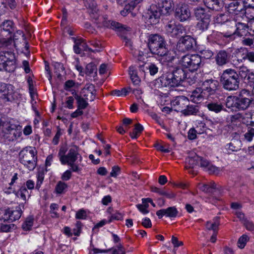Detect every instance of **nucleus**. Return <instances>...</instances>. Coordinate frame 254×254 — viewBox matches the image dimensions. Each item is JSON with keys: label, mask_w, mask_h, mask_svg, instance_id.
Returning <instances> with one entry per match:
<instances>
[{"label": "nucleus", "mask_w": 254, "mask_h": 254, "mask_svg": "<svg viewBox=\"0 0 254 254\" xmlns=\"http://www.w3.org/2000/svg\"><path fill=\"white\" fill-rule=\"evenodd\" d=\"M253 102V98L250 91L242 89L238 95L227 97L225 105L232 111H245L251 106Z\"/></svg>", "instance_id": "f257e3e1"}, {"label": "nucleus", "mask_w": 254, "mask_h": 254, "mask_svg": "<svg viewBox=\"0 0 254 254\" xmlns=\"http://www.w3.org/2000/svg\"><path fill=\"white\" fill-rule=\"evenodd\" d=\"M65 150L64 148H61L58 155L62 164L69 165L73 172H80L81 168L75 164L78 157L81 158L79 153L78 147L77 146H73L68 150L67 154L65 155Z\"/></svg>", "instance_id": "f03ea898"}, {"label": "nucleus", "mask_w": 254, "mask_h": 254, "mask_svg": "<svg viewBox=\"0 0 254 254\" xmlns=\"http://www.w3.org/2000/svg\"><path fill=\"white\" fill-rule=\"evenodd\" d=\"M220 81L226 90L233 91L239 88L240 79L238 72L234 69L224 70L221 74Z\"/></svg>", "instance_id": "7ed1b4c3"}, {"label": "nucleus", "mask_w": 254, "mask_h": 254, "mask_svg": "<svg viewBox=\"0 0 254 254\" xmlns=\"http://www.w3.org/2000/svg\"><path fill=\"white\" fill-rule=\"evenodd\" d=\"M0 125V137L9 141H13L20 136L21 132L17 128L16 125L3 121L1 119Z\"/></svg>", "instance_id": "20e7f679"}, {"label": "nucleus", "mask_w": 254, "mask_h": 254, "mask_svg": "<svg viewBox=\"0 0 254 254\" xmlns=\"http://www.w3.org/2000/svg\"><path fill=\"white\" fill-rule=\"evenodd\" d=\"M37 152L32 147H27L19 153L20 162L26 166L29 170H33L36 167Z\"/></svg>", "instance_id": "39448f33"}, {"label": "nucleus", "mask_w": 254, "mask_h": 254, "mask_svg": "<svg viewBox=\"0 0 254 254\" xmlns=\"http://www.w3.org/2000/svg\"><path fill=\"white\" fill-rule=\"evenodd\" d=\"M147 46L151 53L156 55L159 52L162 53L163 50L167 47V44L163 37L156 34L149 35Z\"/></svg>", "instance_id": "423d86ee"}, {"label": "nucleus", "mask_w": 254, "mask_h": 254, "mask_svg": "<svg viewBox=\"0 0 254 254\" xmlns=\"http://www.w3.org/2000/svg\"><path fill=\"white\" fill-rule=\"evenodd\" d=\"M179 63L191 71L196 70L202 65L201 57L197 54L184 55L179 60Z\"/></svg>", "instance_id": "0eeeda50"}, {"label": "nucleus", "mask_w": 254, "mask_h": 254, "mask_svg": "<svg viewBox=\"0 0 254 254\" xmlns=\"http://www.w3.org/2000/svg\"><path fill=\"white\" fill-rule=\"evenodd\" d=\"M15 68L14 54L11 52L0 51V70L10 72Z\"/></svg>", "instance_id": "6e6552de"}, {"label": "nucleus", "mask_w": 254, "mask_h": 254, "mask_svg": "<svg viewBox=\"0 0 254 254\" xmlns=\"http://www.w3.org/2000/svg\"><path fill=\"white\" fill-rule=\"evenodd\" d=\"M196 45V40L190 35L181 36L176 45L178 52L185 53L193 50Z\"/></svg>", "instance_id": "1a4fd4ad"}, {"label": "nucleus", "mask_w": 254, "mask_h": 254, "mask_svg": "<svg viewBox=\"0 0 254 254\" xmlns=\"http://www.w3.org/2000/svg\"><path fill=\"white\" fill-rule=\"evenodd\" d=\"M22 213V211L20 205L16 206L15 210L7 208L3 211L0 219L4 222H12L18 220L20 218Z\"/></svg>", "instance_id": "9d476101"}, {"label": "nucleus", "mask_w": 254, "mask_h": 254, "mask_svg": "<svg viewBox=\"0 0 254 254\" xmlns=\"http://www.w3.org/2000/svg\"><path fill=\"white\" fill-rule=\"evenodd\" d=\"M91 17L95 19V20L97 21V25L98 27H100L102 26L112 28L113 29H118L119 30H122L123 29L128 30L127 28L128 27H125V25L122 24L114 21H106L104 20L103 16L94 15V13H92L91 14Z\"/></svg>", "instance_id": "9b49d317"}, {"label": "nucleus", "mask_w": 254, "mask_h": 254, "mask_svg": "<svg viewBox=\"0 0 254 254\" xmlns=\"http://www.w3.org/2000/svg\"><path fill=\"white\" fill-rule=\"evenodd\" d=\"M163 15L160 7L155 4L150 5L145 13V17L151 24H155L159 22L160 16Z\"/></svg>", "instance_id": "f8f14e48"}, {"label": "nucleus", "mask_w": 254, "mask_h": 254, "mask_svg": "<svg viewBox=\"0 0 254 254\" xmlns=\"http://www.w3.org/2000/svg\"><path fill=\"white\" fill-rule=\"evenodd\" d=\"M175 16L181 22L189 20L191 17L189 6L186 3L178 4L175 9Z\"/></svg>", "instance_id": "ddd939ff"}, {"label": "nucleus", "mask_w": 254, "mask_h": 254, "mask_svg": "<svg viewBox=\"0 0 254 254\" xmlns=\"http://www.w3.org/2000/svg\"><path fill=\"white\" fill-rule=\"evenodd\" d=\"M167 34L172 37L182 36L186 34V28L182 24H176L172 21L169 22L165 26Z\"/></svg>", "instance_id": "4468645a"}, {"label": "nucleus", "mask_w": 254, "mask_h": 254, "mask_svg": "<svg viewBox=\"0 0 254 254\" xmlns=\"http://www.w3.org/2000/svg\"><path fill=\"white\" fill-rule=\"evenodd\" d=\"M218 82L216 80L207 79L203 82L200 88L202 92L205 94L206 97L214 94L218 89Z\"/></svg>", "instance_id": "2eb2a0df"}, {"label": "nucleus", "mask_w": 254, "mask_h": 254, "mask_svg": "<svg viewBox=\"0 0 254 254\" xmlns=\"http://www.w3.org/2000/svg\"><path fill=\"white\" fill-rule=\"evenodd\" d=\"M96 95V90L94 85L91 83L86 84L82 89L79 96L90 101H93Z\"/></svg>", "instance_id": "dca6fc26"}, {"label": "nucleus", "mask_w": 254, "mask_h": 254, "mask_svg": "<svg viewBox=\"0 0 254 254\" xmlns=\"http://www.w3.org/2000/svg\"><path fill=\"white\" fill-rule=\"evenodd\" d=\"M162 53L159 52L156 55L160 57L159 61L163 64H168L169 63H172L177 58L179 59V57H176V54L168 50L167 47L164 49Z\"/></svg>", "instance_id": "f3484780"}, {"label": "nucleus", "mask_w": 254, "mask_h": 254, "mask_svg": "<svg viewBox=\"0 0 254 254\" xmlns=\"http://www.w3.org/2000/svg\"><path fill=\"white\" fill-rule=\"evenodd\" d=\"M189 103V99L185 96H180L176 97L171 102L172 106L175 110L180 111L183 114V110H185Z\"/></svg>", "instance_id": "a211bd4d"}, {"label": "nucleus", "mask_w": 254, "mask_h": 254, "mask_svg": "<svg viewBox=\"0 0 254 254\" xmlns=\"http://www.w3.org/2000/svg\"><path fill=\"white\" fill-rule=\"evenodd\" d=\"M228 12L233 15L244 14L245 11V5L241 1H234L229 4L227 7Z\"/></svg>", "instance_id": "6ab92c4d"}, {"label": "nucleus", "mask_w": 254, "mask_h": 254, "mask_svg": "<svg viewBox=\"0 0 254 254\" xmlns=\"http://www.w3.org/2000/svg\"><path fill=\"white\" fill-rule=\"evenodd\" d=\"M170 74L176 86L180 85L188 76L186 71L182 68H176L173 72H170Z\"/></svg>", "instance_id": "aec40b11"}, {"label": "nucleus", "mask_w": 254, "mask_h": 254, "mask_svg": "<svg viewBox=\"0 0 254 254\" xmlns=\"http://www.w3.org/2000/svg\"><path fill=\"white\" fill-rule=\"evenodd\" d=\"M155 84L158 85V87L167 86L176 87L170 73L163 75L156 79Z\"/></svg>", "instance_id": "412c9836"}, {"label": "nucleus", "mask_w": 254, "mask_h": 254, "mask_svg": "<svg viewBox=\"0 0 254 254\" xmlns=\"http://www.w3.org/2000/svg\"><path fill=\"white\" fill-rule=\"evenodd\" d=\"M178 214V211L175 206L169 207L166 209H162L156 212V215L159 218H162L164 216L170 218L176 217Z\"/></svg>", "instance_id": "4be33fe9"}, {"label": "nucleus", "mask_w": 254, "mask_h": 254, "mask_svg": "<svg viewBox=\"0 0 254 254\" xmlns=\"http://www.w3.org/2000/svg\"><path fill=\"white\" fill-rule=\"evenodd\" d=\"M229 58L230 54L228 52L224 50H220L215 56L216 64L219 66L225 65L229 62Z\"/></svg>", "instance_id": "5701e85b"}, {"label": "nucleus", "mask_w": 254, "mask_h": 254, "mask_svg": "<svg viewBox=\"0 0 254 254\" xmlns=\"http://www.w3.org/2000/svg\"><path fill=\"white\" fill-rule=\"evenodd\" d=\"M205 99H207L205 94L202 92L200 87L192 91L190 96V100L196 104L201 102Z\"/></svg>", "instance_id": "b1692460"}, {"label": "nucleus", "mask_w": 254, "mask_h": 254, "mask_svg": "<svg viewBox=\"0 0 254 254\" xmlns=\"http://www.w3.org/2000/svg\"><path fill=\"white\" fill-rule=\"evenodd\" d=\"M195 17L197 20L210 19L209 11L204 7L198 6L194 9Z\"/></svg>", "instance_id": "393cba45"}, {"label": "nucleus", "mask_w": 254, "mask_h": 254, "mask_svg": "<svg viewBox=\"0 0 254 254\" xmlns=\"http://www.w3.org/2000/svg\"><path fill=\"white\" fill-rule=\"evenodd\" d=\"M200 160H201V157L196 154H194L192 156L188 157L186 159L185 168L186 169L194 168L195 167L198 165Z\"/></svg>", "instance_id": "a878e982"}, {"label": "nucleus", "mask_w": 254, "mask_h": 254, "mask_svg": "<svg viewBox=\"0 0 254 254\" xmlns=\"http://www.w3.org/2000/svg\"><path fill=\"white\" fill-rule=\"evenodd\" d=\"M158 5L163 15L169 14L172 11L174 6L172 0H161V3H158Z\"/></svg>", "instance_id": "bb28decb"}, {"label": "nucleus", "mask_w": 254, "mask_h": 254, "mask_svg": "<svg viewBox=\"0 0 254 254\" xmlns=\"http://www.w3.org/2000/svg\"><path fill=\"white\" fill-rule=\"evenodd\" d=\"M216 186L215 182H211L209 184L202 185L199 189L205 192L214 194L215 192L220 191V189Z\"/></svg>", "instance_id": "cd10ccee"}, {"label": "nucleus", "mask_w": 254, "mask_h": 254, "mask_svg": "<svg viewBox=\"0 0 254 254\" xmlns=\"http://www.w3.org/2000/svg\"><path fill=\"white\" fill-rule=\"evenodd\" d=\"M243 52L245 56L243 57L242 60H248L251 63H254V52L249 51L247 48H241L236 49L234 53V54H237L239 53Z\"/></svg>", "instance_id": "c85d7f7f"}, {"label": "nucleus", "mask_w": 254, "mask_h": 254, "mask_svg": "<svg viewBox=\"0 0 254 254\" xmlns=\"http://www.w3.org/2000/svg\"><path fill=\"white\" fill-rule=\"evenodd\" d=\"M13 88V86L11 84L8 85L7 87L3 91L0 98L4 100L5 101H11L14 100Z\"/></svg>", "instance_id": "c756f323"}, {"label": "nucleus", "mask_w": 254, "mask_h": 254, "mask_svg": "<svg viewBox=\"0 0 254 254\" xmlns=\"http://www.w3.org/2000/svg\"><path fill=\"white\" fill-rule=\"evenodd\" d=\"M204 4L209 9L218 10L223 4L221 0H203Z\"/></svg>", "instance_id": "7c9ffc66"}, {"label": "nucleus", "mask_w": 254, "mask_h": 254, "mask_svg": "<svg viewBox=\"0 0 254 254\" xmlns=\"http://www.w3.org/2000/svg\"><path fill=\"white\" fill-rule=\"evenodd\" d=\"M219 225V217H216L214 218L212 222L207 221L205 226L208 230H212L213 233H217Z\"/></svg>", "instance_id": "2f4dec72"}, {"label": "nucleus", "mask_w": 254, "mask_h": 254, "mask_svg": "<svg viewBox=\"0 0 254 254\" xmlns=\"http://www.w3.org/2000/svg\"><path fill=\"white\" fill-rule=\"evenodd\" d=\"M199 107L196 105H188L185 110H183V114L185 116L197 115L199 113Z\"/></svg>", "instance_id": "473e14b6"}, {"label": "nucleus", "mask_w": 254, "mask_h": 254, "mask_svg": "<svg viewBox=\"0 0 254 254\" xmlns=\"http://www.w3.org/2000/svg\"><path fill=\"white\" fill-rule=\"evenodd\" d=\"M236 30L234 34H236L239 36L242 37L244 35L249 28L248 24L238 22L236 24Z\"/></svg>", "instance_id": "72a5a7b5"}, {"label": "nucleus", "mask_w": 254, "mask_h": 254, "mask_svg": "<svg viewBox=\"0 0 254 254\" xmlns=\"http://www.w3.org/2000/svg\"><path fill=\"white\" fill-rule=\"evenodd\" d=\"M241 141L239 138H233L228 144V149L232 151H237L241 149Z\"/></svg>", "instance_id": "f704fd0d"}, {"label": "nucleus", "mask_w": 254, "mask_h": 254, "mask_svg": "<svg viewBox=\"0 0 254 254\" xmlns=\"http://www.w3.org/2000/svg\"><path fill=\"white\" fill-rule=\"evenodd\" d=\"M206 106L209 111L215 113H218L223 110H225L222 104L217 102L209 103Z\"/></svg>", "instance_id": "c9c22d12"}, {"label": "nucleus", "mask_w": 254, "mask_h": 254, "mask_svg": "<svg viewBox=\"0 0 254 254\" xmlns=\"http://www.w3.org/2000/svg\"><path fill=\"white\" fill-rule=\"evenodd\" d=\"M129 74L132 83L134 85H138L140 82V80L137 75L136 70L134 66H131L129 67Z\"/></svg>", "instance_id": "e433bc0d"}, {"label": "nucleus", "mask_w": 254, "mask_h": 254, "mask_svg": "<svg viewBox=\"0 0 254 254\" xmlns=\"http://www.w3.org/2000/svg\"><path fill=\"white\" fill-rule=\"evenodd\" d=\"M74 98L77 101V108L82 110L83 109H85L88 105V103H87V101L84 98H82L81 96H79V95L75 94L74 95Z\"/></svg>", "instance_id": "4c0bfd02"}, {"label": "nucleus", "mask_w": 254, "mask_h": 254, "mask_svg": "<svg viewBox=\"0 0 254 254\" xmlns=\"http://www.w3.org/2000/svg\"><path fill=\"white\" fill-rule=\"evenodd\" d=\"M210 19L200 20L196 24V28L197 29L203 32L208 29Z\"/></svg>", "instance_id": "58836bf2"}, {"label": "nucleus", "mask_w": 254, "mask_h": 254, "mask_svg": "<svg viewBox=\"0 0 254 254\" xmlns=\"http://www.w3.org/2000/svg\"><path fill=\"white\" fill-rule=\"evenodd\" d=\"M67 185L66 183L62 181H59L55 187V191L57 194H62L64 193Z\"/></svg>", "instance_id": "ea45409f"}, {"label": "nucleus", "mask_w": 254, "mask_h": 254, "mask_svg": "<svg viewBox=\"0 0 254 254\" xmlns=\"http://www.w3.org/2000/svg\"><path fill=\"white\" fill-rule=\"evenodd\" d=\"M143 126L138 123L135 125L134 128L132 132L130 133V135L132 138H137L138 134L141 133L143 130Z\"/></svg>", "instance_id": "a19ab883"}, {"label": "nucleus", "mask_w": 254, "mask_h": 254, "mask_svg": "<svg viewBox=\"0 0 254 254\" xmlns=\"http://www.w3.org/2000/svg\"><path fill=\"white\" fill-rule=\"evenodd\" d=\"M6 222L1 224L0 231L2 232H10L16 228V226L14 224H7Z\"/></svg>", "instance_id": "79ce46f5"}, {"label": "nucleus", "mask_w": 254, "mask_h": 254, "mask_svg": "<svg viewBox=\"0 0 254 254\" xmlns=\"http://www.w3.org/2000/svg\"><path fill=\"white\" fill-rule=\"evenodd\" d=\"M244 140L246 141L251 142L254 136V128L249 127L247 131L244 134Z\"/></svg>", "instance_id": "37998d69"}, {"label": "nucleus", "mask_w": 254, "mask_h": 254, "mask_svg": "<svg viewBox=\"0 0 254 254\" xmlns=\"http://www.w3.org/2000/svg\"><path fill=\"white\" fill-rule=\"evenodd\" d=\"M250 72V70L247 66H242L240 67L238 74H239V77H241L245 79Z\"/></svg>", "instance_id": "c03bdc74"}, {"label": "nucleus", "mask_w": 254, "mask_h": 254, "mask_svg": "<svg viewBox=\"0 0 254 254\" xmlns=\"http://www.w3.org/2000/svg\"><path fill=\"white\" fill-rule=\"evenodd\" d=\"M16 194L18 196H20L23 200L25 201L26 199V195L29 194V192L26 187L22 186L18 190Z\"/></svg>", "instance_id": "a18cd8bd"}, {"label": "nucleus", "mask_w": 254, "mask_h": 254, "mask_svg": "<svg viewBox=\"0 0 254 254\" xmlns=\"http://www.w3.org/2000/svg\"><path fill=\"white\" fill-rule=\"evenodd\" d=\"M33 224V219L28 217L23 223L22 227L25 231L30 230Z\"/></svg>", "instance_id": "49530a36"}, {"label": "nucleus", "mask_w": 254, "mask_h": 254, "mask_svg": "<svg viewBox=\"0 0 254 254\" xmlns=\"http://www.w3.org/2000/svg\"><path fill=\"white\" fill-rule=\"evenodd\" d=\"M53 65L54 67L55 72L59 75H61L64 70L63 64L61 63L54 62Z\"/></svg>", "instance_id": "de8ad7c7"}, {"label": "nucleus", "mask_w": 254, "mask_h": 254, "mask_svg": "<svg viewBox=\"0 0 254 254\" xmlns=\"http://www.w3.org/2000/svg\"><path fill=\"white\" fill-rule=\"evenodd\" d=\"M228 20V16L224 13H219L215 17V21L217 23L223 24Z\"/></svg>", "instance_id": "09e8293b"}, {"label": "nucleus", "mask_w": 254, "mask_h": 254, "mask_svg": "<svg viewBox=\"0 0 254 254\" xmlns=\"http://www.w3.org/2000/svg\"><path fill=\"white\" fill-rule=\"evenodd\" d=\"M249 240V237L247 235H244L241 236L238 240V246L241 249H243L245 247L246 242Z\"/></svg>", "instance_id": "8fccbe9b"}, {"label": "nucleus", "mask_w": 254, "mask_h": 254, "mask_svg": "<svg viewBox=\"0 0 254 254\" xmlns=\"http://www.w3.org/2000/svg\"><path fill=\"white\" fill-rule=\"evenodd\" d=\"M159 195H163L166 196L167 198L169 199L174 198L176 196V194L175 193L171 191H167L165 190L161 189L158 193Z\"/></svg>", "instance_id": "3c124183"}, {"label": "nucleus", "mask_w": 254, "mask_h": 254, "mask_svg": "<svg viewBox=\"0 0 254 254\" xmlns=\"http://www.w3.org/2000/svg\"><path fill=\"white\" fill-rule=\"evenodd\" d=\"M196 128V130H197V133L199 134L202 133L204 131L207 133L206 130H210L209 128H206L205 124L202 122H198Z\"/></svg>", "instance_id": "603ef678"}, {"label": "nucleus", "mask_w": 254, "mask_h": 254, "mask_svg": "<svg viewBox=\"0 0 254 254\" xmlns=\"http://www.w3.org/2000/svg\"><path fill=\"white\" fill-rule=\"evenodd\" d=\"M128 92L126 88H123L122 90H114L111 92V94L113 96H121L122 95L126 96Z\"/></svg>", "instance_id": "864d4df0"}, {"label": "nucleus", "mask_w": 254, "mask_h": 254, "mask_svg": "<svg viewBox=\"0 0 254 254\" xmlns=\"http://www.w3.org/2000/svg\"><path fill=\"white\" fill-rule=\"evenodd\" d=\"M97 72V68L95 65L93 63L88 64L86 66V73L90 75L91 73Z\"/></svg>", "instance_id": "5fc2aeb1"}, {"label": "nucleus", "mask_w": 254, "mask_h": 254, "mask_svg": "<svg viewBox=\"0 0 254 254\" xmlns=\"http://www.w3.org/2000/svg\"><path fill=\"white\" fill-rule=\"evenodd\" d=\"M132 54L139 61L143 62L144 60V54L143 52L139 50H135L132 52Z\"/></svg>", "instance_id": "6e6d98bb"}, {"label": "nucleus", "mask_w": 254, "mask_h": 254, "mask_svg": "<svg viewBox=\"0 0 254 254\" xmlns=\"http://www.w3.org/2000/svg\"><path fill=\"white\" fill-rule=\"evenodd\" d=\"M244 13H246L251 20L254 19V6H249L245 9Z\"/></svg>", "instance_id": "4d7b16f0"}, {"label": "nucleus", "mask_w": 254, "mask_h": 254, "mask_svg": "<svg viewBox=\"0 0 254 254\" xmlns=\"http://www.w3.org/2000/svg\"><path fill=\"white\" fill-rule=\"evenodd\" d=\"M146 69L149 70L151 75H155L158 71V68L156 65L152 63L150 64L148 67H146Z\"/></svg>", "instance_id": "13d9d810"}, {"label": "nucleus", "mask_w": 254, "mask_h": 254, "mask_svg": "<svg viewBox=\"0 0 254 254\" xmlns=\"http://www.w3.org/2000/svg\"><path fill=\"white\" fill-rule=\"evenodd\" d=\"M206 171L208 172L209 174H210L217 175L220 172V169L219 168L216 167V166L211 164L210 166L208 168H207Z\"/></svg>", "instance_id": "bf43d9fd"}, {"label": "nucleus", "mask_w": 254, "mask_h": 254, "mask_svg": "<svg viewBox=\"0 0 254 254\" xmlns=\"http://www.w3.org/2000/svg\"><path fill=\"white\" fill-rule=\"evenodd\" d=\"M200 53L203 58L206 59H209L213 56V52L208 49H205L201 51Z\"/></svg>", "instance_id": "052dcab7"}, {"label": "nucleus", "mask_w": 254, "mask_h": 254, "mask_svg": "<svg viewBox=\"0 0 254 254\" xmlns=\"http://www.w3.org/2000/svg\"><path fill=\"white\" fill-rule=\"evenodd\" d=\"M125 249L121 244H119L117 246V249H115L113 250L112 254H125Z\"/></svg>", "instance_id": "680f3d73"}, {"label": "nucleus", "mask_w": 254, "mask_h": 254, "mask_svg": "<svg viewBox=\"0 0 254 254\" xmlns=\"http://www.w3.org/2000/svg\"><path fill=\"white\" fill-rule=\"evenodd\" d=\"M12 22L10 20H6L2 23L3 29L4 30L10 32L12 29Z\"/></svg>", "instance_id": "e2e57ef3"}, {"label": "nucleus", "mask_w": 254, "mask_h": 254, "mask_svg": "<svg viewBox=\"0 0 254 254\" xmlns=\"http://www.w3.org/2000/svg\"><path fill=\"white\" fill-rule=\"evenodd\" d=\"M62 133L61 132V128L58 127V130L57 131V133L55 136L54 137L52 142L54 145H57L59 143V138L60 136H61Z\"/></svg>", "instance_id": "0e129e2a"}, {"label": "nucleus", "mask_w": 254, "mask_h": 254, "mask_svg": "<svg viewBox=\"0 0 254 254\" xmlns=\"http://www.w3.org/2000/svg\"><path fill=\"white\" fill-rule=\"evenodd\" d=\"M200 166L204 169L205 171L207 170L211 164L206 159H204L201 157V160L199 161Z\"/></svg>", "instance_id": "69168bd1"}, {"label": "nucleus", "mask_w": 254, "mask_h": 254, "mask_svg": "<svg viewBox=\"0 0 254 254\" xmlns=\"http://www.w3.org/2000/svg\"><path fill=\"white\" fill-rule=\"evenodd\" d=\"M75 217L76 219H85L86 218V212L83 209H80L76 213Z\"/></svg>", "instance_id": "338daca9"}, {"label": "nucleus", "mask_w": 254, "mask_h": 254, "mask_svg": "<svg viewBox=\"0 0 254 254\" xmlns=\"http://www.w3.org/2000/svg\"><path fill=\"white\" fill-rule=\"evenodd\" d=\"M196 133L197 130L194 128H191L188 132V138L189 139L192 140L196 138Z\"/></svg>", "instance_id": "774afa93"}]
</instances>
